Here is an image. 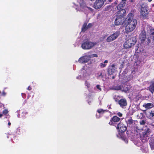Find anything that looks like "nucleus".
Masks as SVG:
<instances>
[{
    "instance_id": "nucleus-1",
    "label": "nucleus",
    "mask_w": 154,
    "mask_h": 154,
    "mask_svg": "<svg viewBox=\"0 0 154 154\" xmlns=\"http://www.w3.org/2000/svg\"><path fill=\"white\" fill-rule=\"evenodd\" d=\"M133 14L130 13L126 19V25L125 29V32L127 34L134 30L137 24V20L133 18Z\"/></svg>"
},
{
    "instance_id": "nucleus-2",
    "label": "nucleus",
    "mask_w": 154,
    "mask_h": 154,
    "mask_svg": "<svg viewBox=\"0 0 154 154\" xmlns=\"http://www.w3.org/2000/svg\"><path fill=\"white\" fill-rule=\"evenodd\" d=\"M146 35L145 32L143 31H142L140 34L139 42L140 43L137 45L136 48V51L137 52L143 51L144 50L143 46L148 45L150 42V40L146 37Z\"/></svg>"
},
{
    "instance_id": "nucleus-3",
    "label": "nucleus",
    "mask_w": 154,
    "mask_h": 154,
    "mask_svg": "<svg viewBox=\"0 0 154 154\" xmlns=\"http://www.w3.org/2000/svg\"><path fill=\"white\" fill-rule=\"evenodd\" d=\"M77 2L79 3L78 5H74V7L75 8L77 11H82L84 12L85 14H87L88 12H92L94 10L92 8L87 6L85 2L83 0H77ZM73 4H75L74 3Z\"/></svg>"
},
{
    "instance_id": "nucleus-4",
    "label": "nucleus",
    "mask_w": 154,
    "mask_h": 154,
    "mask_svg": "<svg viewBox=\"0 0 154 154\" xmlns=\"http://www.w3.org/2000/svg\"><path fill=\"white\" fill-rule=\"evenodd\" d=\"M82 75H79L76 77L78 79L85 80L89 79V76L91 73V71L88 68H85L84 67L82 69Z\"/></svg>"
},
{
    "instance_id": "nucleus-5",
    "label": "nucleus",
    "mask_w": 154,
    "mask_h": 154,
    "mask_svg": "<svg viewBox=\"0 0 154 154\" xmlns=\"http://www.w3.org/2000/svg\"><path fill=\"white\" fill-rule=\"evenodd\" d=\"M125 12L126 11L124 9H122L118 12V15L115 21L116 25L118 26L123 23L124 21L123 16Z\"/></svg>"
},
{
    "instance_id": "nucleus-6",
    "label": "nucleus",
    "mask_w": 154,
    "mask_h": 154,
    "mask_svg": "<svg viewBox=\"0 0 154 154\" xmlns=\"http://www.w3.org/2000/svg\"><path fill=\"white\" fill-rule=\"evenodd\" d=\"M150 131L149 128H147L144 131H140V139L142 142H145L147 140Z\"/></svg>"
},
{
    "instance_id": "nucleus-7",
    "label": "nucleus",
    "mask_w": 154,
    "mask_h": 154,
    "mask_svg": "<svg viewBox=\"0 0 154 154\" xmlns=\"http://www.w3.org/2000/svg\"><path fill=\"white\" fill-rule=\"evenodd\" d=\"M96 44V43L95 42L87 40L82 43L81 47L84 50H89L93 48Z\"/></svg>"
},
{
    "instance_id": "nucleus-8",
    "label": "nucleus",
    "mask_w": 154,
    "mask_h": 154,
    "mask_svg": "<svg viewBox=\"0 0 154 154\" xmlns=\"http://www.w3.org/2000/svg\"><path fill=\"white\" fill-rule=\"evenodd\" d=\"M136 40L135 37L130 38L124 43V47L125 48H128L133 46L136 43Z\"/></svg>"
},
{
    "instance_id": "nucleus-9",
    "label": "nucleus",
    "mask_w": 154,
    "mask_h": 154,
    "mask_svg": "<svg viewBox=\"0 0 154 154\" xmlns=\"http://www.w3.org/2000/svg\"><path fill=\"white\" fill-rule=\"evenodd\" d=\"M117 129L118 130V134L117 135V137H121L124 132L127 130V127L122 123H120L118 125Z\"/></svg>"
},
{
    "instance_id": "nucleus-10",
    "label": "nucleus",
    "mask_w": 154,
    "mask_h": 154,
    "mask_svg": "<svg viewBox=\"0 0 154 154\" xmlns=\"http://www.w3.org/2000/svg\"><path fill=\"white\" fill-rule=\"evenodd\" d=\"M89 54V52L85 54L84 56L81 57L79 58L78 60L79 62L82 63L88 62L90 59Z\"/></svg>"
},
{
    "instance_id": "nucleus-11",
    "label": "nucleus",
    "mask_w": 154,
    "mask_h": 154,
    "mask_svg": "<svg viewBox=\"0 0 154 154\" xmlns=\"http://www.w3.org/2000/svg\"><path fill=\"white\" fill-rule=\"evenodd\" d=\"M149 11L148 10V7L146 4H143L142 5L140 13L143 17H146L148 14Z\"/></svg>"
},
{
    "instance_id": "nucleus-12",
    "label": "nucleus",
    "mask_w": 154,
    "mask_h": 154,
    "mask_svg": "<svg viewBox=\"0 0 154 154\" xmlns=\"http://www.w3.org/2000/svg\"><path fill=\"white\" fill-rule=\"evenodd\" d=\"M120 34V33L119 31H116L107 38L106 39L107 41L110 42L113 41L119 36Z\"/></svg>"
},
{
    "instance_id": "nucleus-13",
    "label": "nucleus",
    "mask_w": 154,
    "mask_h": 154,
    "mask_svg": "<svg viewBox=\"0 0 154 154\" xmlns=\"http://www.w3.org/2000/svg\"><path fill=\"white\" fill-rule=\"evenodd\" d=\"M103 0H96L94 5V7L96 9H98L104 5Z\"/></svg>"
},
{
    "instance_id": "nucleus-14",
    "label": "nucleus",
    "mask_w": 154,
    "mask_h": 154,
    "mask_svg": "<svg viewBox=\"0 0 154 154\" xmlns=\"http://www.w3.org/2000/svg\"><path fill=\"white\" fill-rule=\"evenodd\" d=\"M120 120V119L117 116H114L112 118L110 119V122H109V124L110 125H114L116 122H119Z\"/></svg>"
},
{
    "instance_id": "nucleus-15",
    "label": "nucleus",
    "mask_w": 154,
    "mask_h": 154,
    "mask_svg": "<svg viewBox=\"0 0 154 154\" xmlns=\"http://www.w3.org/2000/svg\"><path fill=\"white\" fill-rule=\"evenodd\" d=\"M118 103L122 108H125L127 104L126 100L125 98L120 99L118 101Z\"/></svg>"
},
{
    "instance_id": "nucleus-16",
    "label": "nucleus",
    "mask_w": 154,
    "mask_h": 154,
    "mask_svg": "<svg viewBox=\"0 0 154 154\" xmlns=\"http://www.w3.org/2000/svg\"><path fill=\"white\" fill-rule=\"evenodd\" d=\"M107 109H98L97 110V112L98 113H96V115L97 118H100L101 116V115L105 112L108 111Z\"/></svg>"
},
{
    "instance_id": "nucleus-17",
    "label": "nucleus",
    "mask_w": 154,
    "mask_h": 154,
    "mask_svg": "<svg viewBox=\"0 0 154 154\" xmlns=\"http://www.w3.org/2000/svg\"><path fill=\"white\" fill-rule=\"evenodd\" d=\"M146 116L151 120H154V110L149 111L146 114Z\"/></svg>"
},
{
    "instance_id": "nucleus-18",
    "label": "nucleus",
    "mask_w": 154,
    "mask_h": 154,
    "mask_svg": "<svg viewBox=\"0 0 154 154\" xmlns=\"http://www.w3.org/2000/svg\"><path fill=\"white\" fill-rule=\"evenodd\" d=\"M143 106L146 109H150L154 106V103H145L143 104Z\"/></svg>"
},
{
    "instance_id": "nucleus-19",
    "label": "nucleus",
    "mask_w": 154,
    "mask_h": 154,
    "mask_svg": "<svg viewBox=\"0 0 154 154\" xmlns=\"http://www.w3.org/2000/svg\"><path fill=\"white\" fill-rule=\"evenodd\" d=\"M117 68L115 67V65L114 64H112L110 67L109 69V73L110 74H113L116 71V69Z\"/></svg>"
},
{
    "instance_id": "nucleus-20",
    "label": "nucleus",
    "mask_w": 154,
    "mask_h": 154,
    "mask_svg": "<svg viewBox=\"0 0 154 154\" xmlns=\"http://www.w3.org/2000/svg\"><path fill=\"white\" fill-rule=\"evenodd\" d=\"M130 86L123 84L122 86V91L125 92H127L130 90Z\"/></svg>"
},
{
    "instance_id": "nucleus-21",
    "label": "nucleus",
    "mask_w": 154,
    "mask_h": 154,
    "mask_svg": "<svg viewBox=\"0 0 154 154\" xmlns=\"http://www.w3.org/2000/svg\"><path fill=\"white\" fill-rule=\"evenodd\" d=\"M149 144L152 150H154V138L151 137L149 140Z\"/></svg>"
},
{
    "instance_id": "nucleus-22",
    "label": "nucleus",
    "mask_w": 154,
    "mask_h": 154,
    "mask_svg": "<svg viewBox=\"0 0 154 154\" xmlns=\"http://www.w3.org/2000/svg\"><path fill=\"white\" fill-rule=\"evenodd\" d=\"M135 121H134L131 118H130L128 120L127 124L129 126H131L134 124Z\"/></svg>"
},
{
    "instance_id": "nucleus-23",
    "label": "nucleus",
    "mask_w": 154,
    "mask_h": 154,
    "mask_svg": "<svg viewBox=\"0 0 154 154\" xmlns=\"http://www.w3.org/2000/svg\"><path fill=\"white\" fill-rule=\"evenodd\" d=\"M148 88L151 92L153 94L154 91V82L152 83Z\"/></svg>"
},
{
    "instance_id": "nucleus-24",
    "label": "nucleus",
    "mask_w": 154,
    "mask_h": 154,
    "mask_svg": "<svg viewBox=\"0 0 154 154\" xmlns=\"http://www.w3.org/2000/svg\"><path fill=\"white\" fill-rule=\"evenodd\" d=\"M87 25V24L86 23H85L83 25L82 28V31L85 32L88 29Z\"/></svg>"
},
{
    "instance_id": "nucleus-25",
    "label": "nucleus",
    "mask_w": 154,
    "mask_h": 154,
    "mask_svg": "<svg viewBox=\"0 0 154 154\" xmlns=\"http://www.w3.org/2000/svg\"><path fill=\"white\" fill-rule=\"evenodd\" d=\"M141 149L143 152H146L148 151L147 147L146 146H143L141 147Z\"/></svg>"
},
{
    "instance_id": "nucleus-26",
    "label": "nucleus",
    "mask_w": 154,
    "mask_h": 154,
    "mask_svg": "<svg viewBox=\"0 0 154 154\" xmlns=\"http://www.w3.org/2000/svg\"><path fill=\"white\" fill-rule=\"evenodd\" d=\"M119 138H121L122 140H124L126 143H128V138L125 137L123 136V134L122 135V137H118Z\"/></svg>"
},
{
    "instance_id": "nucleus-27",
    "label": "nucleus",
    "mask_w": 154,
    "mask_h": 154,
    "mask_svg": "<svg viewBox=\"0 0 154 154\" xmlns=\"http://www.w3.org/2000/svg\"><path fill=\"white\" fill-rule=\"evenodd\" d=\"M108 61L107 60H105L104 62L103 63H101L100 64V66L102 68L103 67H105L106 65L105 64V63H108Z\"/></svg>"
},
{
    "instance_id": "nucleus-28",
    "label": "nucleus",
    "mask_w": 154,
    "mask_h": 154,
    "mask_svg": "<svg viewBox=\"0 0 154 154\" xmlns=\"http://www.w3.org/2000/svg\"><path fill=\"white\" fill-rule=\"evenodd\" d=\"M85 86H86L88 88H89L91 86V85L89 82L85 81Z\"/></svg>"
},
{
    "instance_id": "nucleus-29",
    "label": "nucleus",
    "mask_w": 154,
    "mask_h": 154,
    "mask_svg": "<svg viewBox=\"0 0 154 154\" xmlns=\"http://www.w3.org/2000/svg\"><path fill=\"white\" fill-rule=\"evenodd\" d=\"M134 143V144L137 146H140L142 144L141 143L139 140V141L138 140L135 141Z\"/></svg>"
},
{
    "instance_id": "nucleus-30",
    "label": "nucleus",
    "mask_w": 154,
    "mask_h": 154,
    "mask_svg": "<svg viewBox=\"0 0 154 154\" xmlns=\"http://www.w3.org/2000/svg\"><path fill=\"white\" fill-rule=\"evenodd\" d=\"M150 33L151 35V36L154 38V29H150Z\"/></svg>"
},
{
    "instance_id": "nucleus-31",
    "label": "nucleus",
    "mask_w": 154,
    "mask_h": 154,
    "mask_svg": "<svg viewBox=\"0 0 154 154\" xmlns=\"http://www.w3.org/2000/svg\"><path fill=\"white\" fill-rule=\"evenodd\" d=\"M96 89H97V91H100L102 90L100 85H97L96 86Z\"/></svg>"
},
{
    "instance_id": "nucleus-32",
    "label": "nucleus",
    "mask_w": 154,
    "mask_h": 154,
    "mask_svg": "<svg viewBox=\"0 0 154 154\" xmlns=\"http://www.w3.org/2000/svg\"><path fill=\"white\" fill-rule=\"evenodd\" d=\"M114 89L116 90H121L122 89V86H116L114 88Z\"/></svg>"
},
{
    "instance_id": "nucleus-33",
    "label": "nucleus",
    "mask_w": 154,
    "mask_h": 154,
    "mask_svg": "<svg viewBox=\"0 0 154 154\" xmlns=\"http://www.w3.org/2000/svg\"><path fill=\"white\" fill-rule=\"evenodd\" d=\"M123 5V4L120 3L119 5L117 6V9H120L122 8Z\"/></svg>"
},
{
    "instance_id": "nucleus-34",
    "label": "nucleus",
    "mask_w": 154,
    "mask_h": 154,
    "mask_svg": "<svg viewBox=\"0 0 154 154\" xmlns=\"http://www.w3.org/2000/svg\"><path fill=\"white\" fill-rule=\"evenodd\" d=\"M89 56L90 57V59L92 57H98L97 54H92L89 55Z\"/></svg>"
},
{
    "instance_id": "nucleus-35",
    "label": "nucleus",
    "mask_w": 154,
    "mask_h": 154,
    "mask_svg": "<svg viewBox=\"0 0 154 154\" xmlns=\"http://www.w3.org/2000/svg\"><path fill=\"white\" fill-rule=\"evenodd\" d=\"M98 74V75H97V76L98 77H102L103 76H102V72H99L97 74Z\"/></svg>"
},
{
    "instance_id": "nucleus-36",
    "label": "nucleus",
    "mask_w": 154,
    "mask_h": 154,
    "mask_svg": "<svg viewBox=\"0 0 154 154\" xmlns=\"http://www.w3.org/2000/svg\"><path fill=\"white\" fill-rule=\"evenodd\" d=\"M140 123L141 125H143L145 123V121L144 120H142L140 121Z\"/></svg>"
},
{
    "instance_id": "nucleus-37",
    "label": "nucleus",
    "mask_w": 154,
    "mask_h": 154,
    "mask_svg": "<svg viewBox=\"0 0 154 154\" xmlns=\"http://www.w3.org/2000/svg\"><path fill=\"white\" fill-rule=\"evenodd\" d=\"M135 110H131V109L129 111V113L131 115H132L133 113L135 112Z\"/></svg>"
},
{
    "instance_id": "nucleus-38",
    "label": "nucleus",
    "mask_w": 154,
    "mask_h": 154,
    "mask_svg": "<svg viewBox=\"0 0 154 154\" xmlns=\"http://www.w3.org/2000/svg\"><path fill=\"white\" fill-rule=\"evenodd\" d=\"M8 111L7 109H5L3 111V114H5V115H6L8 113Z\"/></svg>"
},
{
    "instance_id": "nucleus-39",
    "label": "nucleus",
    "mask_w": 154,
    "mask_h": 154,
    "mask_svg": "<svg viewBox=\"0 0 154 154\" xmlns=\"http://www.w3.org/2000/svg\"><path fill=\"white\" fill-rule=\"evenodd\" d=\"M118 116H119V117H121L122 116V114L120 112H118L117 114Z\"/></svg>"
},
{
    "instance_id": "nucleus-40",
    "label": "nucleus",
    "mask_w": 154,
    "mask_h": 154,
    "mask_svg": "<svg viewBox=\"0 0 154 154\" xmlns=\"http://www.w3.org/2000/svg\"><path fill=\"white\" fill-rule=\"evenodd\" d=\"M92 26V23H89L88 25L87 26V27L88 29H89Z\"/></svg>"
},
{
    "instance_id": "nucleus-41",
    "label": "nucleus",
    "mask_w": 154,
    "mask_h": 154,
    "mask_svg": "<svg viewBox=\"0 0 154 154\" xmlns=\"http://www.w3.org/2000/svg\"><path fill=\"white\" fill-rule=\"evenodd\" d=\"M153 121V122H152L150 125L152 126V128H154V120Z\"/></svg>"
},
{
    "instance_id": "nucleus-42",
    "label": "nucleus",
    "mask_w": 154,
    "mask_h": 154,
    "mask_svg": "<svg viewBox=\"0 0 154 154\" xmlns=\"http://www.w3.org/2000/svg\"><path fill=\"white\" fill-rule=\"evenodd\" d=\"M27 89L29 90H30L31 89V88L30 86H29L27 88Z\"/></svg>"
},
{
    "instance_id": "nucleus-43",
    "label": "nucleus",
    "mask_w": 154,
    "mask_h": 154,
    "mask_svg": "<svg viewBox=\"0 0 154 154\" xmlns=\"http://www.w3.org/2000/svg\"><path fill=\"white\" fill-rule=\"evenodd\" d=\"M127 0H122V1L123 2L124 4H125Z\"/></svg>"
},
{
    "instance_id": "nucleus-44",
    "label": "nucleus",
    "mask_w": 154,
    "mask_h": 154,
    "mask_svg": "<svg viewBox=\"0 0 154 154\" xmlns=\"http://www.w3.org/2000/svg\"><path fill=\"white\" fill-rule=\"evenodd\" d=\"M108 2L110 3L113 1V0H108Z\"/></svg>"
},
{
    "instance_id": "nucleus-45",
    "label": "nucleus",
    "mask_w": 154,
    "mask_h": 154,
    "mask_svg": "<svg viewBox=\"0 0 154 154\" xmlns=\"http://www.w3.org/2000/svg\"><path fill=\"white\" fill-rule=\"evenodd\" d=\"M9 126H10L11 125V123L10 122H9L8 124Z\"/></svg>"
},
{
    "instance_id": "nucleus-46",
    "label": "nucleus",
    "mask_w": 154,
    "mask_h": 154,
    "mask_svg": "<svg viewBox=\"0 0 154 154\" xmlns=\"http://www.w3.org/2000/svg\"><path fill=\"white\" fill-rule=\"evenodd\" d=\"M5 94H5V92H3V93H2V95H5Z\"/></svg>"
},
{
    "instance_id": "nucleus-47",
    "label": "nucleus",
    "mask_w": 154,
    "mask_h": 154,
    "mask_svg": "<svg viewBox=\"0 0 154 154\" xmlns=\"http://www.w3.org/2000/svg\"><path fill=\"white\" fill-rule=\"evenodd\" d=\"M3 116V114L1 113H0V117H2Z\"/></svg>"
},
{
    "instance_id": "nucleus-48",
    "label": "nucleus",
    "mask_w": 154,
    "mask_h": 154,
    "mask_svg": "<svg viewBox=\"0 0 154 154\" xmlns=\"http://www.w3.org/2000/svg\"><path fill=\"white\" fill-rule=\"evenodd\" d=\"M148 1L149 2H150L152 1V0H148Z\"/></svg>"
},
{
    "instance_id": "nucleus-49",
    "label": "nucleus",
    "mask_w": 154,
    "mask_h": 154,
    "mask_svg": "<svg viewBox=\"0 0 154 154\" xmlns=\"http://www.w3.org/2000/svg\"><path fill=\"white\" fill-rule=\"evenodd\" d=\"M152 6L154 7V4L152 5Z\"/></svg>"
},
{
    "instance_id": "nucleus-50",
    "label": "nucleus",
    "mask_w": 154,
    "mask_h": 154,
    "mask_svg": "<svg viewBox=\"0 0 154 154\" xmlns=\"http://www.w3.org/2000/svg\"><path fill=\"white\" fill-rule=\"evenodd\" d=\"M115 4H116V2H115Z\"/></svg>"
},
{
    "instance_id": "nucleus-51",
    "label": "nucleus",
    "mask_w": 154,
    "mask_h": 154,
    "mask_svg": "<svg viewBox=\"0 0 154 154\" xmlns=\"http://www.w3.org/2000/svg\"><path fill=\"white\" fill-rule=\"evenodd\" d=\"M133 106H132V107H131V108L133 109Z\"/></svg>"
},
{
    "instance_id": "nucleus-52",
    "label": "nucleus",
    "mask_w": 154,
    "mask_h": 154,
    "mask_svg": "<svg viewBox=\"0 0 154 154\" xmlns=\"http://www.w3.org/2000/svg\"><path fill=\"white\" fill-rule=\"evenodd\" d=\"M116 101H117V100H115Z\"/></svg>"
}]
</instances>
